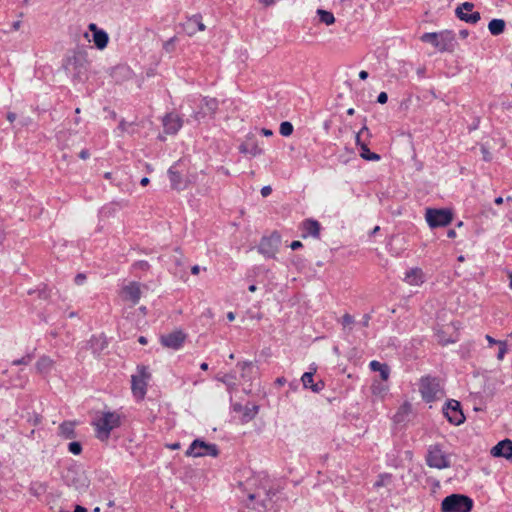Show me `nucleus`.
Instances as JSON below:
<instances>
[{
  "label": "nucleus",
  "instance_id": "f257e3e1",
  "mask_svg": "<svg viewBox=\"0 0 512 512\" xmlns=\"http://www.w3.org/2000/svg\"><path fill=\"white\" fill-rule=\"evenodd\" d=\"M254 491L248 494V499L253 502L252 508L258 512L269 509L273 497L277 494L272 479L265 472H259L250 479Z\"/></svg>",
  "mask_w": 512,
  "mask_h": 512
},
{
  "label": "nucleus",
  "instance_id": "f03ea898",
  "mask_svg": "<svg viewBox=\"0 0 512 512\" xmlns=\"http://www.w3.org/2000/svg\"><path fill=\"white\" fill-rule=\"evenodd\" d=\"M63 69L74 82H83L88 73V54L82 48L70 51L63 60Z\"/></svg>",
  "mask_w": 512,
  "mask_h": 512
},
{
  "label": "nucleus",
  "instance_id": "7ed1b4c3",
  "mask_svg": "<svg viewBox=\"0 0 512 512\" xmlns=\"http://www.w3.org/2000/svg\"><path fill=\"white\" fill-rule=\"evenodd\" d=\"M123 416L116 411H102L93 420L95 436L101 442H106L110 438L111 432L122 425Z\"/></svg>",
  "mask_w": 512,
  "mask_h": 512
},
{
  "label": "nucleus",
  "instance_id": "20e7f679",
  "mask_svg": "<svg viewBox=\"0 0 512 512\" xmlns=\"http://www.w3.org/2000/svg\"><path fill=\"white\" fill-rule=\"evenodd\" d=\"M420 40L430 43L440 52H452L456 44L455 35L451 30L427 32L420 37Z\"/></svg>",
  "mask_w": 512,
  "mask_h": 512
},
{
  "label": "nucleus",
  "instance_id": "39448f33",
  "mask_svg": "<svg viewBox=\"0 0 512 512\" xmlns=\"http://www.w3.org/2000/svg\"><path fill=\"white\" fill-rule=\"evenodd\" d=\"M419 391L423 400L427 403L433 402L444 396V390L440 379L432 376H424L420 379Z\"/></svg>",
  "mask_w": 512,
  "mask_h": 512
},
{
  "label": "nucleus",
  "instance_id": "423d86ee",
  "mask_svg": "<svg viewBox=\"0 0 512 512\" xmlns=\"http://www.w3.org/2000/svg\"><path fill=\"white\" fill-rule=\"evenodd\" d=\"M473 500L463 494H451L441 502V512H471Z\"/></svg>",
  "mask_w": 512,
  "mask_h": 512
},
{
  "label": "nucleus",
  "instance_id": "0eeeda50",
  "mask_svg": "<svg viewBox=\"0 0 512 512\" xmlns=\"http://www.w3.org/2000/svg\"><path fill=\"white\" fill-rule=\"evenodd\" d=\"M426 464L435 469H446L451 465L449 455L439 444L430 445L426 455Z\"/></svg>",
  "mask_w": 512,
  "mask_h": 512
},
{
  "label": "nucleus",
  "instance_id": "6e6552de",
  "mask_svg": "<svg viewBox=\"0 0 512 512\" xmlns=\"http://www.w3.org/2000/svg\"><path fill=\"white\" fill-rule=\"evenodd\" d=\"M425 219L430 228L444 227L452 222L453 214L449 209L427 208Z\"/></svg>",
  "mask_w": 512,
  "mask_h": 512
},
{
  "label": "nucleus",
  "instance_id": "1a4fd4ad",
  "mask_svg": "<svg viewBox=\"0 0 512 512\" xmlns=\"http://www.w3.org/2000/svg\"><path fill=\"white\" fill-rule=\"evenodd\" d=\"M151 375L146 366H138L137 374L132 375V392L138 399H143L147 392V384Z\"/></svg>",
  "mask_w": 512,
  "mask_h": 512
},
{
  "label": "nucleus",
  "instance_id": "9d476101",
  "mask_svg": "<svg viewBox=\"0 0 512 512\" xmlns=\"http://www.w3.org/2000/svg\"><path fill=\"white\" fill-rule=\"evenodd\" d=\"M219 107V101L212 97H203L199 105V109L191 114V118L200 123L205 118H213Z\"/></svg>",
  "mask_w": 512,
  "mask_h": 512
},
{
  "label": "nucleus",
  "instance_id": "9b49d317",
  "mask_svg": "<svg viewBox=\"0 0 512 512\" xmlns=\"http://www.w3.org/2000/svg\"><path fill=\"white\" fill-rule=\"evenodd\" d=\"M218 454L219 450L216 444L206 443L200 439H195L185 452L187 457H203L207 455L217 457Z\"/></svg>",
  "mask_w": 512,
  "mask_h": 512
},
{
  "label": "nucleus",
  "instance_id": "f8f14e48",
  "mask_svg": "<svg viewBox=\"0 0 512 512\" xmlns=\"http://www.w3.org/2000/svg\"><path fill=\"white\" fill-rule=\"evenodd\" d=\"M444 415L453 425H460L465 421V416L457 400H449L443 408Z\"/></svg>",
  "mask_w": 512,
  "mask_h": 512
},
{
  "label": "nucleus",
  "instance_id": "ddd939ff",
  "mask_svg": "<svg viewBox=\"0 0 512 512\" xmlns=\"http://www.w3.org/2000/svg\"><path fill=\"white\" fill-rule=\"evenodd\" d=\"M280 244V236L272 234L268 237H263L259 243L258 251L260 254L267 258H274L278 251Z\"/></svg>",
  "mask_w": 512,
  "mask_h": 512
},
{
  "label": "nucleus",
  "instance_id": "4468645a",
  "mask_svg": "<svg viewBox=\"0 0 512 512\" xmlns=\"http://www.w3.org/2000/svg\"><path fill=\"white\" fill-rule=\"evenodd\" d=\"M474 8L472 2H464L455 9V15L461 21L469 24H476L480 19L481 15L479 12H471Z\"/></svg>",
  "mask_w": 512,
  "mask_h": 512
},
{
  "label": "nucleus",
  "instance_id": "2eb2a0df",
  "mask_svg": "<svg viewBox=\"0 0 512 512\" xmlns=\"http://www.w3.org/2000/svg\"><path fill=\"white\" fill-rule=\"evenodd\" d=\"M186 340V334L181 330H176L160 337L161 344L173 350H179Z\"/></svg>",
  "mask_w": 512,
  "mask_h": 512
},
{
  "label": "nucleus",
  "instance_id": "dca6fc26",
  "mask_svg": "<svg viewBox=\"0 0 512 512\" xmlns=\"http://www.w3.org/2000/svg\"><path fill=\"white\" fill-rule=\"evenodd\" d=\"M300 229L302 231L301 237L304 239L308 238V237L319 239V237H320L321 225L315 219H312V218L305 219L300 224Z\"/></svg>",
  "mask_w": 512,
  "mask_h": 512
},
{
  "label": "nucleus",
  "instance_id": "f3484780",
  "mask_svg": "<svg viewBox=\"0 0 512 512\" xmlns=\"http://www.w3.org/2000/svg\"><path fill=\"white\" fill-rule=\"evenodd\" d=\"M239 152L249 154L252 157L263 154V149L259 146V142L254 136L248 135L243 143L239 146Z\"/></svg>",
  "mask_w": 512,
  "mask_h": 512
},
{
  "label": "nucleus",
  "instance_id": "a211bd4d",
  "mask_svg": "<svg viewBox=\"0 0 512 512\" xmlns=\"http://www.w3.org/2000/svg\"><path fill=\"white\" fill-rule=\"evenodd\" d=\"M490 453L493 457H503L512 461V441L510 439L501 440L491 449Z\"/></svg>",
  "mask_w": 512,
  "mask_h": 512
},
{
  "label": "nucleus",
  "instance_id": "6ab92c4d",
  "mask_svg": "<svg viewBox=\"0 0 512 512\" xmlns=\"http://www.w3.org/2000/svg\"><path fill=\"white\" fill-rule=\"evenodd\" d=\"M182 125L183 121L177 114L169 113L163 118V127L167 134H176Z\"/></svg>",
  "mask_w": 512,
  "mask_h": 512
},
{
  "label": "nucleus",
  "instance_id": "aec40b11",
  "mask_svg": "<svg viewBox=\"0 0 512 512\" xmlns=\"http://www.w3.org/2000/svg\"><path fill=\"white\" fill-rule=\"evenodd\" d=\"M183 29L189 36H192L198 31H204L206 27L202 22V16L200 14H195L183 23Z\"/></svg>",
  "mask_w": 512,
  "mask_h": 512
},
{
  "label": "nucleus",
  "instance_id": "412c9836",
  "mask_svg": "<svg viewBox=\"0 0 512 512\" xmlns=\"http://www.w3.org/2000/svg\"><path fill=\"white\" fill-rule=\"evenodd\" d=\"M403 280L412 286H419L424 283L425 275L421 268L415 267L406 271Z\"/></svg>",
  "mask_w": 512,
  "mask_h": 512
},
{
  "label": "nucleus",
  "instance_id": "4be33fe9",
  "mask_svg": "<svg viewBox=\"0 0 512 512\" xmlns=\"http://www.w3.org/2000/svg\"><path fill=\"white\" fill-rule=\"evenodd\" d=\"M124 298L131 301L133 305L138 304L141 298V289L138 282H130L123 288Z\"/></svg>",
  "mask_w": 512,
  "mask_h": 512
},
{
  "label": "nucleus",
  "instance_id": "5701e85b",
  "mask_svg": "<svg viewBox=\"0 0 512 512\" xmlns=\"http://www.w3.org/2000/svg\"><path fill=\"white\" fill-rule=\"evenodd\" d=\"M89 348L94 354H100L108 345L104 335H93L88 341Z\"/></svg>",
  "mask_w": 512,
  "mask_h": 512
},
{
  "label": "nucleus",
  "instance_id": "b1692460",
  "mask_svg": "<svg viewBox=\"0 0 512 512\" xmlns=\"http://www.w3.org/2000/svg\"><path fill=\"white\" fill-rule=\"evenodd\" d=\"M75 425L74 421L62 422L58 428V435L64 439H74L76 437Z\"/></svg>",
  "mask_w": 512,
  "mask_h": 512
},
{
  "label": "nucleus",
  "instance_id": "393cba45",
  "mask_svg": "<svg viewBox=\"0 0 512 512\" xmlns=\"http://www.w3.org/2000/svg\"><path fill=\"white\" fill-rule=\"evenodd\" d=\"M168 177L171 183V188L174 190H183L185 188V182L182 179L179 172L175 170V166H171L168 169Z\"/></svg>",
  "mask_w": 512,
  "mask_h": 512
},
{
  "label": "nucleus",
  "instance_id": "a878e982",
  "mask_svg": "<svg viewBox=\"0 0 512 512\" xmlns=\"http://www.w3.org/2000/svg\"><path fill=\"white\" fill-rule=\"evenodd\" d=\"M54 366V361L46 355L41 356L36 362L35 368L40 374H48Z\"/></svg>",
  "mask_w": 512,
  "mask_h": 512
},
{
  "label": "nucleus",
  "instance_id": "bb28decb",
  "mask_svg": "<svg viewBox=\"0 0 512 512\" xmlns=\"http://www.w3.org/2000/svg\"><path fill=\"white\" fill-rule=\"evenodd\" d=\"M369 367L372 371L380 373L381 379L387 381L390 375L389 366L385 363L373 360L370 362Z\"/></svg>",
  "mask_w": 512,
  "mask_h": 512
},
{
  "label": "nucleus",
  "instance_id": "cd10ccee",
  "mask_svg": "<svg viewBox=\"0 0 512 512\" xmlns=\"http://www.w3.org/2000/svg\"><path fill=\"white\" fill-rule=\"evenodd\" d=\"M93 42L94 45L100 50L106 48L109 42V36L107 32L102 29L95 31V33H93Z\"/></svg>",
  "mask_w": 512,
  "mask_h": 512
},
{
  "label": "nucleus",
  "instance_id": "c85d7f7f",
  "mask_svg": "<svg viewBox=\"0 0 512 512\" xmlns=\"http://www.w3.org/2000/svg\"><path fill=\"white\" fill-rule=\"evenodd\" d=\"M506 23L503 19H492L488 24L489 32L493 36L502 34L505 30Z\"/></svg>",
  "mask_w": 512,
  "mask_h": 512
},
{
  "label": "nucleus",
  "instance_id": "c756f323",
  "mask_svg": "<svg viewBox=\"0 0 512 512\" xmlns=\"http://www.w3.org/2000/svg\"><path fill=\"white\" fill-rule=\"evenodd\" d=\"M411 413V404L406 402L403 405H401L398 409V411L394 415V422L395 423H402L406 421L407 417Z\"/></svg>",
  "mask_w": 512,
  "mask_h": 512
},
{
  "label": "nucleus",
  "instance_id": "7c9ffc66",
  "mask_svg": "<svg viewBox=\"0 0 512 512\" xmlns=\"http://www.w3.org/2000/svg\"><path fill=\"white\" fill-rule=\"evenodd\" d=\"M361 153L360 156L368 161H378L380 160V155L373 153L369 150L367 144H360Z\"/></svg>",
  "mask_w": 512,
  "mask_h": 512
},
{
  "label": "nucleus",
  "instance_id": "2f4dec72",
  "mask_svg": "<svg viewBox=\"0 0 512 512\" xmlns=\"http://www.w3.org/2000/svg\"><path fill=\"white\" fill-rule=\"evenodd\" d=\"M316 372V368H311V371L305 372L301 377V382L303 384V387L305 389H311V386L314 384L313 382V376Z\"/></svg>",
  "mask_w": 512,
  "mask_h": 512
},
{
  "label": "nucleus",
  "instance_id": "473e14b6",
  "mask_svg": "<svg viewBox=\"0 0 512 512\" xmlns=\"http://www.w3.org/2000/svg\"><path fill=\"white\" fill-rule=\"evenodd\" d=\"M317 14L319 15L320 21L326 25H331L335 22L334 15L329 11L318 9Z\"/></svg>",
  "mask_w": 512,
  "mask_h": 512
},
{
  "label": "nucleus",
  "instance_id": "72a5a7b5",
  "mask_svg": "<svg viewBox=\"0 0 512 512\" xmlns=\"http://www.w3.org/2000/svg\"><path fill=\"white\" fill-rule=\"evenodd\" d=\"M28 378L26 375L22 374V371H19L17 376L10 381V385L12 387H19L22 388L27 383Z\"/></svg>",
  "mask_w": 512,
  "mask_h": 512
},
{
  "label": "nucleus",
  "instance_id": "f704fd0d",
  "mask_svg": "<svg viewBox=\"0 0 512 512\" xmlns=\"http://www.w3.org/2000/svg\"><path fill=\"white\" fill-rule=\"evenodd\" d=\"M279 132L282 136L288 137L293 133V125L288 121L282 122L280 124Z\"/></svg>",
  "mask_w": 512,
  "mask_h": 512
},
{
  "label": "nucleus",
  "instance_id": "c9c22d12",
  "mask_svg": "<svg viewBox=\"0 0 512 512\" xmlns=\"http://www.w3.org/2000/svg\"><path fill=\"white\" fill-rule=\"evenodd\" d=\"M33 357H34L33 353H27L22 358L12 361V365H14V366L29 365L31 363Z\"/></svg>",
  "mask_w": 512,
  "mask_h": 512
},
{
  "label": "nucleus",
  "instance_id": "e433bc0d",
  "mask_svg": "<svg viewBox=\"0 0 512 512\" xmlns=\"http://www.w3.org/2000/svg\"><path fill=\"white\" fill-rule=\"evenodd\" d=\"M68 451L74 455H79L82 452V445L80 442L73 441L68 444Z\"/></svg>",
  "mask_w": 512,
  "mask_h": 512
},
{
  "label": "nucleus",
  "instance_id": "4c0bfd02",
  "mask_svg": "<svg viewBox=\"0 0 512 512\" xmlns=\"http://www.w3.org/2000/svg\"><path fill=\"white\" fill-rule=\"evenodd\" d=\"M175 43H176V37H171L170 39H168L167 41L164 42L163 49L167 53H171L175 49Z\"/></svg>",
  "mask_w": 512,
  "mask_h": 512
},
{
  "label": "nucleus",
  "instance_id": "58836bf2",
  "mask_svg": "<svg viewBox=\"0 0 512 512\" xmlns=\"http://www.w3.org/2000/svg\"><path fill=\"white\" fill-rule=\"evenodd\" d=\"M390 480H391V475L390 474H381V475H379L378 480L375 482L374 486L375 487L384 486Z\"/></svg>",
  "mask_w": 512,
  "mask_h": 512
},
{
  "label": "nucleus",
  "instance_id": "ea45409f",
  "mask_svg": "<svg viewBox=\"0 0 512 512\" xmlns=\"http://www.w3.org/2000/svg\"><path fill=\"white\" fill-rule=\"evenodd\" d=\"M364 132H367L369 134V130L367 128L366 125H363V127L361 128V130L356 134V137H355V141H356V145L360 147V144H366L365 142H363L361 140V136Z\"/></svg>",
  "mask_w": 512,
  "mask_h": 512
},
{
  "label": "nucleus",
  "instance_id": "a19ab883",
  "mask_svg": "<svg viewBox=\"0 0 512 512\" xmlns=\"http://www.w3.org/2000/svg\"><path fill=\"white\" fill-rule=\"evenodd\" d=\"M498 345H499V351L497 354V359L502 360L504 358V355L507 352V346H506L505 342H498Z\"/></svg>",
  "mask_w": 512,
  "mask_h": 512
},
{
  "label": "nucleus",
  "instance_id": "79ce46f5",
  "mask_svg": "<svg viewBox=\"0 0 512 512\" xmlns=\"http://www.w3.org/2000/svg\"><path fill=\"white\" fill-rule=\"evenodd\" d=\"M341 323L344 327L348 326V325H351L354 323V317L348 313L344 314L342 316V320H341Z\"/></svg>",
  "mask_w": 512,
  "mask_h": 512
},
{
  "label": "nucleus",
  "instance_id": "37998d69",
  "mask_svg": "<svg viewBox=\"0 0 512 512\" xmlns=\"http://www.w3.org/2000/svg\"><path fill=\"white\" fill-rule=\"evenodd\" d=\"M325 387V383L322 381V380H319L318 382L314 383L312 386H311V390L315 393H319L320 391H322Z\"/></svg>",
  "mask_w": 512,
  "mask_h": 512
},
{
  "label": "nucleus",
  "instance_id": "c03bdc74",
  "mask_svg": "<svg viewBox=\"0 0 512 512\" xmlns=\"http://www.w3.org/2000/svg\"><path fill=\"white\" fill-rule=\"evenodd\" d=\"M134 267L141 270H148L150 265L147 261L141 260L134 264Z\"/></svg>",
  "mask_w": 512,
  "mask_h": 512
},
{
  "label": "nucleus",
  "instance_id": "a18cd8bd",
  "mask_svg": "<svg viewBox=\"0 0 512 512\" xmlns=\"http://www.w3.org/2000/svg\"><path fill=\"white\" fill-rule=\"evenodd\" d=\"M237 366L240 368V370L243 372V374L246 372L247 369L251 368L252 367V362L251 361H244V362H239L237 364Z\"/></svg>",
  "mask_w": 512,
  "mask_h": 512
},
{
  "label": "nucleus",
  "instance_id": "49530a36",
  "mask_svg": "<svg viewBox=\"0 0 512 512\" xmlns=\"http://www.w3.org/2000/svg\"><path fill=\"white\" fill-rule=\"evenodd\" d=\"M85 280H86V275L82 274V273L77 274L74 279V281L77 285H82L85 282Z\"/></svg>",
  "mask_w": 512,
  "mask_h": 512
},
{
  "label": "nucleus",
  "instance_id": "de8ad7c7",
  "mask_svg": "<svg viewBox=\"0 0 512 512\" xmlns=\"http://www.w3.org/2000/svg\"><path fill=\"white\" fill-rule=\"evenodd\" d=\"M388 101V95L386 92H381L377 97V102L380 104H385Z\"/></svg>",
  "mask_w": 512,
  "mask_h": 512
},
{
  "label": "nucleus",
  "instance_id": "09e8293b",
  "mask_svg": "<svg viewBox=\"0 0 512 512\" xmlns=\"http://www.w3.org/2000/svg\"><path fill=\"white\" fill-rule=\"evenodd\" d=\"M271 192H272V188L270 186H264L261 189V195L263 197L269 196L271 194Z\"/></svg>",
  "mask_w": 512,
  "mask_h": 512
},
{
  "label": "nucleus",
  "instance_id": "8fccbe9b",
  "mask_svg": "<svg viewBox=\"0 0 512 512\" xmlns=\"http://www.w3.org/2000/svg\"><path fill=\"white\" fill-rule=\"evenodd\" d=\"M290 247H291V249H292V250H297V249H299V248L303 247V244H302V242H301V241H299V240H295V241H293V242L290 244Z\"/></svg>",
  "mask_w": 512,
  "mask_h": 512
},
{
  "label": "nucleus",
  "instance_id": "3c124183",
  "mask_svg": "<svg viewBox=\"0 0 512 512\" xmlns=\"http://www.w3.org/2000/svg\"><path fill=\"white\" fill-rule=\"evenodd\" d=\"M127 126H128V123L122 119L120 122H119V125H118V129L121 131V132H125L127 130Z\"/></svg>",
  "mask_w": 512,
  "mask_h": 512
},
{
  "label": "nucleus",
  "instance_id": "603ef678",
  "mask_svg": "<svg viewBox=\"0 0 512 512\" xmlns=\"http://www.w3.org/2000/svg\"><path fill=\"white\" fill-rule=\"evenodd\" d=\"M79 157L82 159V160H86L90 157V153L87 149H83L80 151L79 153Z\"/></svg>",
  "mask_w": 512,
  "mask_h": 512
},
{
  "label": "nucleus",
  "instance_id": "864d4df0",
  "mask_svg": "<svg viewBox=\"0 0 512 512\" xmlns=\"http://www.w3.org/2000/svg\"><path fill=\"white\" fill-rule=\"evenodd\" d=\"M370 319H371L370 315H369V314H365V315L363 316L362 321H361V325H362L363 327H368L369 322H370Z\"/></svg>",
  "mask_w": 512,
  "mask_h": 512
},
{
  "label": "nucleus",
  "instance_id": "5fc2aeb1",
  "mask_svg": "<svg viewBox=\"0 0 512 512\" xmlns=\"http://www.w3.org/2000/svg\"><path fill=\"white\" fill-rule=\"evenodd\" d=\"M286 383V379L284 377H278L275 380V384L278 386H283Z\"/></svg>",
  "mask_w": 512,
  "mask_h": 512
},
{
  "label": "nucleus",
  "instance_id": "6e6d98bb",
  "mask_svg": "<svg viewBox=\"0 0 512 512\" xmlns=\"http://www.w3.org/2000/svg\"><path fill=\"white\" fill-rule=\"evenodd\" d=\"M359 78L361 80H366L368 78V72L365 70H362L359 72Z\"/></svg>",
  "mask_w": 512,
  "mask_h": 512
},
{
  "label": "nucleus",
  "instance_id": "4d7b16f0",
  "mask_svg": "<svg viewBox=\"0 0 512 512\" xmlns=\"http://www.w3.org/2000/svg\"><path fill=\"white\" fill-rule=\"evenodd\" d=\"M261 133L264 136H267V137L273 135V132L270 129H267V128H262L261 129Z\"/></svg>",
  "mask_w": 512,
  "mask_h": 512
},
{
  "label": "nucleus",
  "instance_id": "13d9d810",
  "mask_svg": "<svg viewBox=\"0 0 512 512\" xmlns=\"http://www.w3.org/2000/svg\"><path fill=\"white\" fill-rule=\"evenodd\" d=\"M168 447H169L171 450H178V449H180L181 444H180L179 442H175V443H173V444L168 445Z\"/></svg>",
  "mask_w": 512,
  "mask_h": 512
},
{
  "label": "nucleus",
  "instance_id": "bf43d9fd",
  "mask_svg": "<svg viewBox=\"0 0 512 512\" xmlns=\"http://www.w3.org/2000/svg\"><path fill=\"white\" fill-rule=\"evenodd\" d=\"M486 340L488 341L489 344L493 345V344H498L499 341L495 340L494 338H492L490 335H486Z\"/></svg>",
  "mask_w": 512,
  "mask_h": 512
},
{
  "label": "nucleus",
  "instance_id": "052dcab7",
  "mask_svg": "<svg viewBox=\"0 0 512 512\" xmlns=\"http://www.w3.org/2000/svg\"><path fill=\"white\" fill-rule=\"evenodd\" d=\"M7 119H8V121H9V122H11V123H12V122L16 119V114H15V113H12V112H9V113L7 114Z\"/></svg>",
  "mask_w": 512,
  "mask_h": 512
},
{
  "label": "nucleus",
  "instance_id": "680f3d73",
  "mask_svg": "<svg viewBox=\"0 0 512 512\" xmlns=\"http://www.w3.org/2000/svg\"><path fill=\"white\" fill-rule=\"evenodd\" d=\"M459 35H460L461 38L464 39V38L468 37L469 32H468V30L463 29V30H460Z\"/></svg>",
  "mask_w": 512,
  "mask_h": 512
},
{
  "label": "nucleus",
  "instance_id": "e2e57ef3",
  "mask_svg": "<svg viewBox=\"0 0 512 512\" xmlns=\"http://www.w3.org/2000/svg\"><path fill=\"white\" fill-rule=\"evenodd\" d=\"M74 512H87V509L83 506L76 505Z\"/></svg>",
  "mask_w": 512,
  "mask_h": 512
},
{
  "label": "nucleus",
  "instance_id": "0e129e2a",
  "mask_svg": "<svg viewBox=\"0 0 512 512\" xmlns=\"http://www.w3.org/2000/svg\"><path fill=\"white\" fill-rule=\"evenodd\" d=\"M200 271V267L198 265H194L192 268H191V272L192 274L194 275H197Z\"/></svg>",
  "mask_w": 512,
  "mask_h": 512
},
{
  "label": "nucleus",
  "instance_id": "69168bd1",
  "mask_svg": "<svg viewBox=\"0 0 512 512\" xmlns=\"http://www.w3.org/2000/svg\"><path fill=\"white\" fill-rule=\"evenodd\" d=\"M447 236H448L449 238H455V237H456V232H455V230L450 229V230L447 232Z\"/></svg>",
  "mask_w": 512,
  "mask_h": 512
},
{
  "label": "nucleus",
  "instance_id": "338daca9",
  "mask_svg": "<svg viewBox=\"0 0 512 512\" xmlns=\"http://www.w3.org/2000/svg\"><path fill=\"white\" fill-rule=\"evenodd\" d=\"M227 319H228L229 321H233V320L235 319V313H234V312H232V311L228 312V313H227Z\"/></svg>",
  "mask_w": 512,
  "mask_h": 512
},
{
  "label": "nucleus",
  "instance_id": "774afa93",
  "mask_svg": "<svg viewBox=\"0 0 512 512\" xmlns=\"http://www.w3.org/2000/svg\"><path fill=\"white\" fill-rule=\"evenodd\" d=\"M149 181H150V180H149V178H147V177H143V178L141 179V181H140V184H141L142 186H146V185H148Z\"/></svg>",
  "mask_w": 512,
  "mask_h": 512
}]
</instances>
